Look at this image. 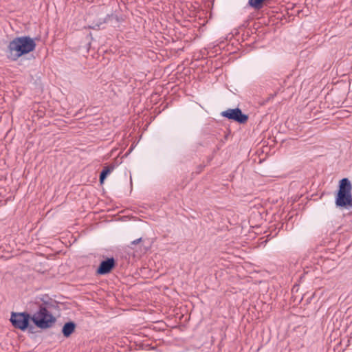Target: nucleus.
<instances>
[{
	"label": "nucleus",
	"mask_w": 352,
	"mask_h": 352,
	"mask_svg": "<svg viewBox=\"0 0 352 352\" xmlns=\"http://www.w3.org/2000/svg\"><path fill=\"white\" fill-rule=\"evenodd\" d=\"M32 323L34 327L41 329L52 328L56 322V318L49 311L44 305H38V310L33 314Z\"/></svg>",
	"instance_id": "f03ea898"
},
{
	"label": "nucleus",
	"mask_w": 352,
	"mask_h": 352,
	"mask_svg": "<svg viewBox=\"0 0 352 352\" xmlns=\"http://www.w3.org/2000/svg\"><path fill=\"white\" fill-rule=\"evenodd\" d=\"M280 223H281V228H283V226H284V223H283L282 221H279Z\"/></svg>",
	"instance_id": "ddd939ff"
},
{
	"label": "nucleus",
	"mask_w": 352,
	"mask_h": 352,
	"mask_svg": "<svg viewBox=\"0 0 352 352\" xmlns=\"http://www.w3.org/2000/svg\"><path fill=\"white\" fill-rule=\"evenodd\" d=\"M113 169V167H109V166L104 167V168L101 172L100 175V184H102L104 182V180L106 178L107 175L108 174H109L112 171Z\"/></svg>",
	"instance_id": "1a4fd4ad"
},
{
	"label": "nucleus",
	"mask_w": 352,
	"mask_h": 352,
	"mask_svg": "<svg viewBox=\"0 0 352 352\" xmlns=\"http://www.w3.org/2000/svg\"><path fill=\"white\" fill-rule=\"evenodd\" d=\"M264 0H249V3L251 6L256 9H259L263 6Z\"/></svg>",
	"instance_id": "9b49d317"
},
{
	"label": "nucleus",
	"mask_w": 352,
	"mask_h": 352,
	"mask_svg": "<svg viewBox=\"0 0 352 352\" xmlns=\"http://www.w3.org/2000/svg\"><path fill=\"white\" fill-rule=\"evenodd\" d=\"M41 300L43 302L41 305H44V306H46L47 307V310H49V309L58 307L56 301H52V299H50L49 300H45L44 298H41Z\"/></svg>",
	"instance_id": "6e6552de"
},
{
	"label": "nucleus",
	"mask_w": 352,
	"mask_h": 352,
	"mask_svg": "<svg viewBox=\"0 0 352 352\" xmlns=\"http://www.w3.org/2000/svg\"><path fill=\"white\" fill-rule=\"evenodd\" d=\"M221 115L223 117L234 120L241 124L245 123L248 120V116L245 114H243L241 110L239 108L228 109L224 111H222Z\"/></svg>",
	"instance_id": "39448f33"
},
{
	"label": "nucleus",
	"mask_w": 352,
	"mask_h": 352,
	"mask_svg": "<svg viewBox=\"0 0 352 352\" xmlns=\"http://www.w3.org/2000/svg\"><path fill=\"white\" fill-rule=\"evenodd\" d=\"M36 43L29 36L16 37L10 42L8 57L10 60H16L23 54L34 50Z\"/></svg>",
	"instance_id": "f257e3e1"
},
{
	"label": "nucleus",
	"mask_w": 352,
	"mask_h": 352,
	"mask_svg": "<svg viewBox=\"0 0 352 352\" xmlns=\"http://www.w3.org/2000/svg\"><path fill=\"white\" fill-rule=\"evenodd\" d=\"M123 217H120V216H119V217H116V218L114 219V220H117V221H119V220H123Z\"/></svg>",
	"instance_id": "f8f14e48"
},
{
	"label": "nucleus",
	"mask_w": 352,
	"mask_h": 352,
	"mask_svg": "<svg viewBox=\"0 0 352 352\" xmlns=\"http://www.w3.org/2000/svg\"><path fill=\"white\" fill-rule=\"evenodd\" d=\"M76 328V324L74 321H68L63 324L61 332L65 338H69L75 331Z\"/></svg>",
	"instance_id": "0eeeda50"
},
{
	"label": "nucleus",
	"mask_w": 352,
	"mask_h": 352,
	"mask_svg": "<svg viewBox=\"0 0 352 352\" xmlns=\"http://www.w3.org/2000/svg\"><path fill=\"white\" fill-rule=\"evenodd\" d=\"M116 261L113 257H107L100 263L96 270V274L98 275L108 274L116 267Z\"/></svg>",
	"instance_id": "423d86ee"
},
{
	"label": "nucleus",
	"mask_w": 352,
	"mask_h": 352,
	"mask_svg": "<svg viewBox=\"0 0 352 352\" xmlns=\"http://www.w3.org/2000/svg\"><path fill=\"white\" fill-rule=\"evenodd\" d=\"M351 185L347 178H344L340 180L339 190L336 197V204L338 206H351L352 197H351Z\"/></svg>",
	"instance_id": "20e7f679"
},
{
	"label": "nucleus",
	"mask_w": 352,
	"mask_h": 352,
	"mask_svg": "<svg viewBox=\"0 0 352 352\" xmlns=\"http://www.w3.org/2000/svg\"><path fill=\"white\" fill-rule=\"evenodd\" d=\"M10 321L12 325L22 331H28L30 333H35L32 322V314L28 311L12 312Z\"/></svg>",
	"instance_id": "7ed1b4c3"
},
{
	"label": "nucleus",
	"mask_w": 352,
	"mask_h": 352,
	"mask_svg": "<svg viewBox=\"0 0 352 352\" xmlns=\"http://www.w3.org/2000/svg\"><path fill=\"white\" fill-rule=\"evenodd\" d=\"M140 243H142L141 245L144 246V248L145 250H148L149 246H145V245H144L145 241L143 240L142 237L131 241V244H130V245H129V247L130 248H133V245L140 244Z\"/></svg>",
	"instance_id": "9d476101"
}]
</instances>
